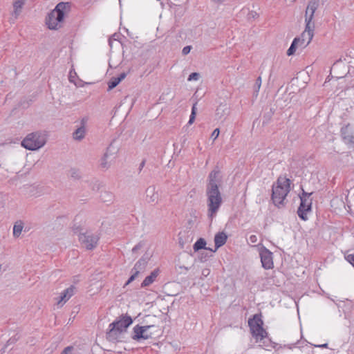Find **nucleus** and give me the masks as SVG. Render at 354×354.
<instances>
[{
    "label": "nucleus",
    "mask_w": 354,
    "mask_h": 354,
    "mask_svg": "<svg viewBox=\"0 0 354 354\" xmlns=\"http://www.w3.org/2000/svg\"><path fill=\"white\" fill-rule=\"evenodd\" d=\"M147 201L148 203H154L158 200V194L156 189L153 186L149 187L146 190Z\"/></svg>",
    "instance_id": "f3484780"
},
{
    "label": "nucleus",
    "mask_w": 354,
    "mask_h": 354,
    "mask_svg": "<svg viewBox=\"0 0 354 354\" xmlns=\"http://www.w3.org/2000/svg\"><path fill=\"white\" fill-rule=\"evenodd\" d=\"M221 182L220 171L218 169H213L208 176L206 186L208 216L212 219L216 216L222 203L221 194L218 189Z\"/></svg>",
    "instance_id": "f257e3e1"
},
{
    "label": "nucleus",
    "mask_w": 354,
    "mask_h": 354,
    "mask_svg": "<svg viewBox=\"0 0 354 354\" xmlns=\"http://www.w3.org/2000/svg\"><path fill=\"white\" fill-rule=\"evenodd\" d=\"M311 194L312 193H307L303 190L301 195L299 196L301 203L297 210V214L303 221L308 219L307 212L311 210L312 200L310 198Z\"/></svg>",
    "instance_id": "0eeeda50"
},
{
    "label": "nucleus",
    "mask_w": 354,
    "mask_h": 354,
    "mask_svg": "<svg viewBox=\"0 0 354 354\" xmlns=\"http://www.w3.org/2000/svg\"><path fill=\"white\" fill-rule=\"evenodd\" d=\"M149 257H142L134 265L133 268L131 269V272L138 271V274H139L140 272L145 271L147 263H148Z\"/></svg>",
    "instance_id": "2eb2a0df"
},
{
    "label": "nucleus",
    "mask_w": 354,
    "mask_h": 354,
    "mask_svg": "<svg viewBox=\"0 0 354 354\" xmlns=\"http://www.w3.org/2000/svg\"><path fill=\"white\" fill-rule=\"evenodd\" d=\"M24 229V223L22 221L19 220L15 222L13 226V236L16 238H18Z\"/></svg>",
    "instance_id": "4be33fe9"
},
{
    "label": "nucleus",
    "mask_w": 354,
    "mask_h": 354,
    "mask_svg": "<svg viewBox=\"0 0 354 354\" xmlns=\"http://www.w3.org/2000/svg\"><path fill=\"white\" fill-rule=\"evenodd\" d=\"M346 259L354 267V253L348 254Z\"/></svg>",
    "instance_id": "4c0bfd02"
},
{
    "label": "nucleus",
    "mask_w": 354,
    "mask_h": 354,
    "mask_svg": "<svg viewBox=\"0 0 354 354\" xmlns=\"http://www.w3.org/2000/svg\"><path fill=\"white\" fill-rule=\"evenodd\" d=\"M319 6V0H310L307 6L305 15V21L313 24L314 13Z\"/></svg>",
    "instance_id": "f8f14e48"
},
{
    "label": "nucleus",
    "mask_w": 354,
    "mask_h": 354,
    "mask_svg": "<svg viewBox=\"0 0 354 354\" xmlns=\"http://www.w3.org/2000/svg\"><path fill=\"white\" fill-rule=\"evenodd\" d=\"M259 256L262 267L266 270L273 268L272 253L266 248L261 249Z\"/></svg>",
    "instance_id": "9b49d317"
},
{
    "label": "nucleus",
    "mask_w": 354,
    "mask_h": 354,
    "mask_svg": "<svg viewBox=\"0 0 354 354\" xmlns=\"http://www.w3.org/2000/svg\"><path fill=\"white\" fill-rule=\"evenodd\" d=\"M290 180L288 178L279 177L272 185V200L274 205L279 207L283 205L286 197L289 193Z\"/></svg>",
    "instance_id": "7ed1b4c3"
},
{
    "label": "nucleus",
    "mask_w": 354,
    "mask_h": 354,
    "mask_svg": "<svg viewBox=\"0 0 354 354\" xmlns=\"http://www.w3.org/2000/svg\"><path fill=\"white\" fill-rule=\"evenodd\" d=\"M131 273H132L131 276L129 277V279L126 282L124 286H127L128 284H129L131 282H132L133 280H135L136 278L138 276V271L131 272Z\"/></svg>",
    "instance_id": "473e14b6"
},
{
    "label": "nucleus",
    "mask_w": 354,
    "mask_h": 354,
    "mask_svg": "<svg viewBox=\"0 0 354 354\" xmlns=\"http://www.w3.org/2000/svg\"><path fill=\"white\" fill-rule=\"evenodd\" d=\"M85 134H86V129H83V127H79L73 133V138L75 140L80 141L85 137Z\"/></svg>",
    "instance_id": "412c9836"
},
{
    "label": "nucleus",
    "mask_w": 354,
    "mask_h": 354,
    "mask_svg": "<svg viewBox=\"0 0 354 354\" xmlns=\"http://www.w3.org/2000/svg\"><path fill=\"white\" fill-rule=\"evenodd\" d=\"M205 245H206L205 240L203 238H200L194 244L193 248H194V251H198L199 250H201V249L207 250V248H205Z\"/></svg>",
    "instance_id": "b1692460"
},
{
    "label": "nucleus",
    "mask_w": 354,
    "mask_h": 354,
    "mask_svg": "<svg viewBox=\"0 0 354 354\" xmlns=\"http://www.w3.org/2000/svg\"><path fill=\"white\" fill-rule=\"evenodd\" d=\"M72 350H73L72 346H67L64 349V351L62 352L61 354H71Z\"/></svg>",
    "instance_id": "ea45409f"
},
{
    "label": "nucleus",
    "mask_w": 354,
    "mask_h": 354,
    "mask_svg": "<svg viewBox=\"0 0 354 354\" xmlns=\"http://www.w3.org/2000/svg\"><path fill=\"white\" fill-rule=\"evenodd\" d=\"M196 104H197V102H195L193 106H192V112H191V115L189 116V120L188 121V124H192L194 123V120H195V118H196Z\"/></svg>",
    "instance_id": "393cba45"
},
{
    "label": "nucleus",
    "mask_w": 354,
    "mask_h": 354,
    "mask_svg": "<svg viewBox=\"0 0 354 354\" xmlns=\"http://www.w3.org/2000/svg\"><path fill=\"white\" fill-rule=\"evenodd\" d=\"M24 0H15L13 3L14 11L12 15H14L15 18H17L21 13V8L24 5Z\"/></svg>",
    "instance_id": "aec40b11"
},
{
    "label": "nucleus",
    "mask_w": 354,
    "mask_h": 354,
    "mask_svg": "<svg viewBox=\"0 0 354 354\" xmlns=\"http://www.w3.org/2000/svg\"><path fill=\"white\" fill-rule=\"evenodd\" d=\"M229 113L228 106L226 104H221L216 109V115L219 119L225 120Z\"/></svg>",
    "instance_id": "6ab92c4d"
},
{
    "label": "nucleus",
    "mask_w": 354,
    "mask_h": 354,
    "mask_svg": "<svg viewBox=\"0 0 354 354\" xmlns=\"http://www.w3.org/2000/svg\"><path fill=\"white\" fill-rule=\"evenodd\" d=\"M79 240L83 247L87 250H93L97 245L99 236L90 231H87L85 233L80 234Z\"/></svg>",
    "instance_id": "1a4fd4ad"
},
{
    "label": "nucleus",
    "mask_w": 354,
    "mask_h": 354,
    "mask_svg": "<svg viewBox=\"0 0 354 354\" xmlns=\"http://www.w3.org/2000/svg\"><path fill=\"white\" fill-rule=\"evenodd\" d=\"M46 142L44 133L36 131L28 134L21 142V146L25 149L34 151L41 148Z\"/></svg>",
    "instance_id": "423d86ee"
},
{
    "label": "nucleus",
    "mask_w": 354,
    "mask_h": 354,
    "mask_svg": "<svg viewBox=\"0 0 354 354\" xmlns=\"http://www.w3.org/2000/svg\"><path fill=\"white\" fill-rule=\"evenodd\" d=\"M118 151V147H115L113 144L111 143L106 149V151L104 153V158H109L111 160H113L116 157Z\"/></svg>",
    "instance_id": "a211bd4d"
},
{
    "label": "nucleus",
    "mask_w": 354,
    "mask_h": 354,
    "mask_svg": "<svg viewBox=\"0 0 354 354\" xmlns=\"http://www.w3.org/2000/svg\"><path fill=\"white\" fill-rule=\"evenodd\" d=\"M75 283L77 281V279H76L75 278H74V281H73Z\"/></svg>",
    "instance_id": "8fccbe9b"
},
{
    "label": "nucleus",
    "mask_w": 354,
    "mask_h": 354,
    "mask_svg": "<svg viewBox=\"0 0 354 354\" xmlns=\"http://www.w3.org/2000/svg\"><path fill=\"white\" fill-rule=\"evenodd\" d=\"M132 318L127 315H122L118 320L111 323L109 326V331L106 333V337L110 341H115L117 339L118 335L132 324Z\"/></svg>",
    "instance_id": "20e7f679"
},
{
    "label": "nucleus",
    "mask_w": 354,
    "mask_h": 354,
    "mask_svg": "<svg viewBox=\"0 0 354 354\" xmlns=\"http://www.w3.org/2000/svg\"><path fill=\"white\" fill-rule=\"evenodd\" d=\"M200 77V74L198 73H191L188 78V81H197Z\"/></svg>",
    "instance_id": "2f4dec72"
},
{
    "label": "nucleus",
    "mask_w": 354,
    "mask_h": 354,
    "mask_svg": "<svg viewBox=\"0 0 354 354\" xmlns=\"http://www.w3.org/2000/svg\"><path fill=\"white\" fill-rule=\"evenodd\" d=\"M70 176L74 179H79L81 177V173L78 169L72 168L69 171Z\"/></svg>",
    "instance_id": "c85d7f7f"
},
{
    "label": "nucleus",
    "mask_w": 354,
    "mask_h": 354,
    "mask_svg": "<svg viewBox=\"0 0 354 354\" xmlns=\"http://www.w3.org/2000/svg\"><path fill=\"white\" fill-rule=\"evenodd\" d=\"M100 197L104 202H111L113 199L112 194L106 191L101 194Z\"/></svg>",
    "instance_id": "bb28decb"
},
{
    "label": "nucleus",
    "mask_w": 354,
    "mask_h": 354,
    "mask_svg": "<svg viewBox=\"0 0 354 354\" xmlns=\"http://www.w3.org/2000/svg\"><path fill=\"white\" fill-rule=\"evenodd\" d=\"M261 77H259L257 80H256V83H255V85H254V91L256 93H258L259 89H260V87H261Z\"/></svg>",
    "instance_id": "72a5a7b5"
},
{
    "label": "nucleus",
    "mask_w": 354,
    "mask_h": 354,
    "mask_svg": "<svg viewBox=\"0 0 354 354\" xmlns=\"http://www.w3.org/2000/svg\"><path fill=\"white\" fill-rule=\"evenodd\" d=\"M125 39H126V37L124 36H123L121 33L115 32L111 37H110L109 38L108 42H109V44H111L113 41H117L120 44H124V43L125 42V41H124Z\"/></svg>",
    "instance_id": "5701e85b"
},
{
    "label": "nucleus",
    "mask_w": 354,
    "mask_h": 354,
    "mask_svg": "<svg viewBox=\"0 0 354 354\" xmlns=\"http://www.w3.org/2000/svg\"><path fill=\"white\" fill-rule=\"evenodd\" d=\"M69 3L60 2L46 18V24L50 30H57L62 27L64 19V10L69 8Z\"/></svg>",
    "instance_id": "f03ea898"
},
{
    "label": "nucleus",
    "mask_w": 354,
    "mask_h": 354,
    "mask_svg": "<svg viewBox=\"0 0 354 354\" xmlns=\"http://www.w3.org/2000/svg\"><path fill=\"white\" fill-rule=\"evenodd\" d=\"M145 165V161H142L140 165V168L142 169Z\"/></svg>",
    "instance_id": "49530a36"
},
{
    "label": "nucleus",
    "mask_w": 354,
    "mask_h": 354,
    "mask_svg": "<svg viewBox=\"0 0 354 354\" xmlns=\"http://www.w3.org/2000/svg\"><path fill=\"white\" fill-rule=\"evenodd\" d=\"M154 327V325L139 326L136 325L133 328L132 339L137 342H140L142 339L146 340L152 337L153 333L149 332V330Z\"/></svg>",
    "instance_id": "6e6552de"
},
{
    "label": "nucleus",
    "mask_w": 354,
    "mask_h": 354,
    "mask_svg": "<svg viewBox=\"0 0 354 354\" xmlns=\"http://www.w3.org/2000/svg\"><path fill=\"white\" fill-rule=\"evenodd\" d=\"M342 135L345 142L352 145L354 147V135L346 134L344 132H342Z\"/></svg>",
    "instance_id": "a878e982"
},
{
    "label": "nucleus",
    "mask_w": 354,
    "mask_h": 354,
    "mask_svg": "<svg viewBox=\"0 0 354 354\" xmlns=\"http://www.w3.org/2000/svg\"><path fill=\"white\" fill-rule=\"evenodd\" d=\"M112 160H111L109 158H104V156L101 160V167L103 168H107Z\"/></svg>",
    "instance_id": "7c9ffc66"
},
{
    "label": "nucleus",
    "mask_w": 354,
    "mask_h": 354,
    "mask_svg": "<svg viewBox=\"0 0 354 354\" xmlns=\"http://www.w3.org/2000/svg\"><path fill=\"white\" fill-rule=\"evenodd\" d=\"M219 133H220V130H219V129L216 128L212 133L211 138H212L214 140H216L218 137Z\"/></svg>",
    "instance_id": "c9c22d12"
},
{
    "label": "nucleus",
    "mask_w": 354,
    "mask_h": 354,
    "mask_svg": "<svg viewBox=\"0 0 354 354\" xmlns=\"http://www.w3.org/2000/svg\"><path fill=\"white\" fill-rule=\"evenodd\" d=\"M227 236L223 232L217 233L214 236L215 249L214 250L208 248L210 255L212 253L216 252L220 247L223 246L227 241Z\"/></svg>",
    "instance_id": "4468645a"
},
{
    "label": "nucleus",
    "mask_w": 354,
    "mask_h": 354,
    "mask_svg": "<svg viewBox=\"0 0 354 354\" xmlns=\"http://www.w3.org/2000/svg\"><path fill=\"white\" fill-rule=\"evenodd\" d=\"M190 50H191V46H185L182 50V53L183 55H186L188 53H189Z\"/></svg>",
    "instance_id": "58836bf2"
},
{
    "label": "nucleus",
    "mask_w": 354,
    "mask_h": 354,
    "mask_svg": "<svg viewBox=\"0 0 354 354\" xmlns=\"http://www.w3.org/2000/svg\"><path fill=\"white\" fill-rule=\"evenodd\" d=\"M298 46H290V48L287 50V55L288 56L292 55L297 49Z\"/></svg>",
    "instance_id": "f704fd0d"
},
{
    "label": "nucleus",
    "mask_w": 354,
    "mask_h": 354,
    "mask_svg": "<svg viewBox=\"0 0 354 354\" xmlns=\"http://www.w3.org/2000/svg\"><path fill=\"white\" fill-rule=\"evenodd\" d=\"M142 245H143V244L141 242H140L139 243H138L133 248L132 252H136L138 250H140L142 247Z\"/></svg>",
    "instance_id": "a19ab883"
},
{
    "label": "nucleus",
    "mask_w": 354,
    "mask_h": 354,
    "mask_svg": "<svg viewBox=\"0 0 354 354\" xmlns=\"http://www.w3.org/2000/svg\"><path fill=\"white\" fill-rule=\"evenodd\" d=\"M120 83V80H118L115 77H113L111 80L109 82V88L108 91H111L115 87H116Z\"/></svg>",
    "instance_id": "cd10ccee"
},
{
    "label": "nucleus",
    "mask_w": 354,
    "mask_h": 354,
    "mask_svg": "<svg viewBox=\"0 0 354 354\" xmlns=\"http://www.w3.org/2000/svg\"><path fill=\"white\" fill-rule=\"evenodd\" d=\"M182 268H184L185 270H188V269H189L187 267H185V266L182 267Z\"/></svg>",
    "instance_id": "de8ad7c7"
},
{
    "label": "nucleus",
    "mask_w": 354,
    "mask_h": 354,
    "mask_svg": "<svg viewBox=\"0 0 354 354\" xmlns=\"http://www.w3.org/2000/svg\"><path fill=\"white\" fill-rule=\"evenodd\" d=\"M313 346L318 347V348H327L328 344H313Z\"/></svg>",
    "instance_id": "a18cd8bd"
},
{
    "label": "nucleus",
    "mask_w": 354,
    "mask_h": 354,
    "mask_svg": "<svg viewBox=\"0 0 354 354\" xmlns=\"http://www.w3.org/2000/svg\"><path fill=\"white\" fill-rule=\"evenodd\" d=\"M77 77V73L74 69H71L69 72L68 80L71 82H73L75 85V78Z\"/></svg>",
    "instance_id": "c756f323"
},
{
    "label": "nucleus",
    "mask_w": 354,
    "mask_h": 354,
    "mask_svg": "<svg viewBox=\"0 0 354 354\" xmlns=\"http://www.w3.org/2000/svg\"><path fill=\"white\" fill-rule=\"evenodd\" d=\"M75 291V287L73 285L64 290L59 296L57 305L62 306L74 295Z\"/></svg>",
    "instance_id": "ddd939ff"
},
{
    "label": "nucleus",
    "mask_w": 354,
    "mask_h": 354,
    "mask_svg": "<svg viewBox=\"0 0 354 354\" xmlns=\"http://www.w3.org/2000/svg\"><path fill=\"white\" fill-rule=\"evenodd\" d=\"M249 241L252 243H255L258 241L257 236L256 235H254V234L250 235V237H249Z\"/></svg>",
    "instance_id": "37998d69"
},
{
    "label": "nucleus",
    "mask_w": 354,
    "mask_h": 354,
    "mask_svg": "<svg viewBox=\"0 0 354 354\" xmlns=\"http://www.w3.org/2000/svg\"><path fill=\"white\" fill-rule=\"evenodd\" d=\"M88 117H83L80 120V127H83V129H86V125L88 122Z\"/></svg>",
    "instance_id": "e433bc0d"
},
{
    "label": "nucleus",
    "mask_w": 354,
    "mask_h": 354,
    "mask_svg": "<svg viewBox=\"0 0 354 354\" xmlns=\"http://www.w3.org/2000/svg\"><path fill=\"white\" fill-rule=\"evenodd\" d=\"M251 15H252V17H254V15L252 12Z\"/></svg>",
    "instance_id": "3c124183"
},
{
    "label": "nucleus",
    "mask_w": 354,
    "mask_h": 354,
    "mask_svg": "<svg viewBox=\"0 0 354 354\" xmlns=\"http://www.w3.org/2000/svg\"><path fill=\"white\" fill-rule=\"evenodd\" d=\"M126 32H127L128 35H129V37H131V35H129V33L128 30H126Z\"/></svg>",
    "instance_id": "09e8293b"
},
{
    "label": "nucleus",
    "mask_w": 354,
    "mask_h": 354,
    "mask_svg": "<svg viewBox=\"0 0 354 354\" xmlns=\"http://www.w3.org/2000/svg\"><path fill=\"white\" fill-rule=\"evenodd\" d=\"M202 277H207L210 274V270L209 268H205L202 270Z\"/></svg>",
    "instance_id": "79ce46f5"
},
{
    "label": "nucleus",
    "mask_w": 354,
    "mask_h": 354,
    "mask_svg": "<svg viewBox=\"0 0 354 354\" xmlns=\"http://www.w3.org/2000/svg\"><path fill=\"white\" fill-rule=\"evenodd\" d=\"M158 274H159L158 269H155L154 270H153L151 272V274L149 276H147L144 279V281L142 282L141 287L145 288V287L150 286L151 283H153L156 281Z\"/></svg>",
    "instance_id": "dca6fc26"
},
{
    "label": "nucleus",
    "mask_w": 354,
    "mask_h": 354,
    "mask_svg": "<svg viewBox=\"0 0 354 354\" xmlns=\"http://www.w3.org/2000/svg\"><path fill=\"white\" fill-rule=\"evenodd\" d=\"M306 23V26L305 30L301 33L300 37H295L291 44H298L299 42L301 44L306 43V44H309L311 42L313 37L314 23Z\"/></svg>",
    "instance_id": "9d476101"
},
{
    "label": "nucleus",
    "mask_w": 354,
    "mask_h": 354,
    "mask_svg": "<svg viewBox=\"0 0 354 354\" xmlns=\"http://www.w3.org/2000/svg\"><path fill=\"white\" fill-rule=\"evenodd\" d=\"M263 321L261 316L254 315L253 318L250 319L248 325L250 326L252 336L256 339V342L260 344L261 346H266V342L267 340V332L263 328Z\"/></svg>",
    "instance_id": "39448f33"
},
{
    "label": "nucleus",
    "mask_w": 354,
    "mask_h": 354,
    "mask_svg": "<svg viewBox=\"0 0 354 354\" xmlns=\"http://www.w3.org/2000/svg\"><path fill=\"white\" fill-rule=\"evenodd\" d=\"M127 76V74L125 73H122L120 74L118 77H115L118 80H120V82L123 80Z\"/></svg>",
    "instance_id": "c03bdc74"
}]
</instances>
